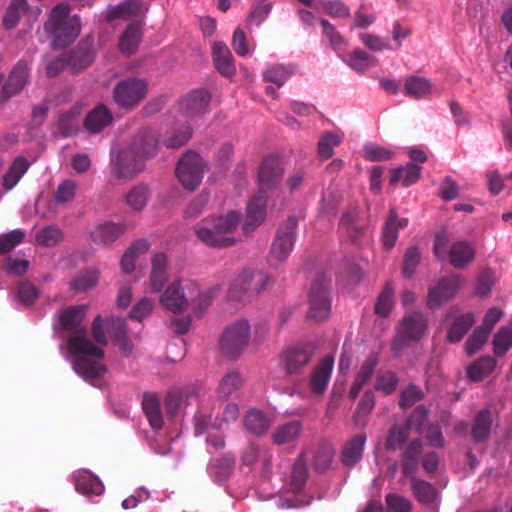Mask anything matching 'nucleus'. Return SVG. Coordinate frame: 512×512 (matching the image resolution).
Returning a JSON list of instances; mask_svg holds the SVG:
<instances>
[{
	"label": "nucleus",
	"mask_w": 512,
	"mask_h": 512,
	"mask_svg": "<svg viewBox=\"0 0 512 512\" xmlns=\"http://www.w3.org/2000/svg\"><path fill=\"white\" fill-rule=\"evenodd\" d=\"M266 216V195L259 190L248 204L247 218L243 224V230L248 233L260 225Z\"/></svg>",
	"instance_id": "21"
},
{
	"label": "nucleus",
	"mask_w": 512,
	"mask_h": 512,
	"mask_svg": "<svg viewBox=\"0 0 512 512\" xmlns=\"http://www.w3.org/2000/svg\"><path fill=\"white\" fill-rule=\"evenodd\" d=\"M207 164L195 151L188 150L179 159L175 173L182 186L188 191L196 190L202 182Z\"/></svg>",
	"instance_id": "5"
},
{
	"label": "nucleus",
	"mask_w": 512,
	"mask_h": 512,
	"mask_svg": "<svg viewBox=\"0 0 512 512\" xmlns=\"http://www.w3.org/2000/svg\"><path fill=\"white\" fill-rule=\"evenodd\" d=\"M399 379L392 371H379L375 380L374 388L384 395L393 394L398 386Z\"/></svg>",
	"instance_id": "53"
},
{
	"label": "nucleus",
	"mask_w": 512,
	"mask_h": 512,
	"mask_svg": "<svg viewBox=\"0 0 512 512\" xmlns=\"http://www.w3.org/2000/svg\"><path fill=\"white\" fill-rule=\"evenodd\" d=\"M366 227L367 223L360 217V213L357 208H351L345 212L340 221V228L344 230L347 237L352 242L357 241L358 237L364 232Z\"/></svg>",
	"instance_id": "27"
},
{
	"label": "nucleus",
	"mask_w": 512,
	"mask_h": 512,
	"mask_svg": "<svg viewBox=\"0 0 512 512\" xmlns=\"http://www.w3.org/2000/svg\"><path fill=\"white\" fill-rule=\"evenodd\" d=\"M211 94L205 89H195L180 102V111L188 119H195L208 112Z\"/></svg>",
	"instance_id": "14"
},
{
	"label": "nucleus",
	"mask_w": 512,
	"mask_h": 512,
	"mask_svg": "<svg viewBox=\"0 0 512 512\" xmlns=\"http://www.w3.org/2000/svg\"><path fill=\"white\" fill-rule=\"evenodd\" d=\"M189 304L193 305L196 313L202 314L210 305L211 298L207 293L199 291L196 285H187Z\"/></svg>",
	"instance_id": "61"
},
{
	"label": "nucleus",
	"mask_w": 512,
	"mask_h": 512,
	"mask_svg": "<svg viewBox=\"0 0 512 512\" xmlns=\"http://www.w3.org/2000/svg\"><path fill=\"white\" fill-rule=\"evenodd\" d=\"M29 168L28 160L23 156L14 159L8 171L3 176V187L6 191L11 190L27 172Z\"/></svg>",
	"instance_id": "41"
},
{
	"label": "nucleus",
	"mask_w": 512,
	"mask_h": 512,
	"mask_svg": "<svg viewBox=\"0 0 512 512\" xmlns=\"http://www.w3.org/2000/svg\"><path fill=\"white\" fill-rule=\"evenodd\" d=\"M329 286L330 280L323 273L313 279L309 292L308 316L317 322L326 320L330 315Z\"/></svg>",
	"instance_id": "7"
},
{
	"label": "nucleus",
	"mask_w": 512,
	"mask_h": 512,
	"mask_svg": "<svg viewBox=\"0 0 512 512\" xmlns=\"http://www.w3.org/2000/svg\"><path fill=\"white\" fill-rule=\"evenodd\" d=\"M375 395L372 390H366L359 401L353 414V421L356 426H365L366 418L375 407Z\"/></svg>",
	"instance_id": "50"
},
{
	"label": "nucleus",
	"mask_w": 512,
	"mask_h": 512,
	"mask_svg": "<svg viewBox=\"0 0 512 512\" xmlns=\"http://www.w3.org/2000/svg\"><path fill=\"white\" fill-rule=\"evenodd\" d=\"M422 451L423 444L420 440H413L408 444L402 455V467L405 475H412L418 470V459Z\"/></svg>",
	"instance_id": "39"
},
{
	"label": "nucleus",
	"mask_w": 512,
	"mask_h": 512,
	"mask_svg": "<svg viewBox=\"0 0 512 512\" xmlns=\"http://www.w3.org/2000/svg\"><path fill=\"white\" fill-rule=\"evenodd\" d=\"M333 363V358L326 356L314 369L310 378V388L315 395H321L325 392L330 380Z\"/></svg>",
	"instance_id": "25"
},
{
	"label": "nucleus",
	"mask_w": 512,
	"mask_h": 512,
	"mask_svg": "<svg viewBox=\"0 0 512 512\" xmlns=\"http://www.w3.org/2000/svg\"><path fill=\"white\" fill-rule=\"evenodd\" d=\"M28 7V0H12L3 17V26L9 30L16 27Z\"/></svg>",
	"instance_id": "51"
},
{
	"label": "nucleus",
	"mask_w": 512,
	"mask_h": 512,
	"mask_svg": "<svg viewBox=\"0 0 512 512\" xmlns=\"http://www.w3.org/2000/svg\"><path fill=\"white\" fill-rule=\"evenodd\" d=\"M95 54L93 39L85 38L70 53L69 64L76 71L84 70L92 64Z\"/></svg>",
	"instance_id": "22"
},
{
	"label": "nucleus",
	"mask_w": 512,
	"mask_h": 512,
	"mask_svg": "<svg viewBox=\"0 0 512 512\" xmlns=\"http://www.w3.org/2000/svg\"><path fill=\"white\" fill-rule=\"evenodd\" d=\"M145 161L129 147L120 151L112 161V172L119 179L131 180L145 169Z\"/></svg>",
	"instance_id": "11"
},
{
	"label": "nucleus",
	"mask_w": 512,
	"mask_h": 512,
	"mask_svg": "<svg viewBox=\"0 0 512 512\" xmlns=\"http://www.w3.org/2000/svg\"><path fill=\"white\" fill-rule=\"evenodd\" d=\"M143 3L140 0H126L113 7L109 12V19H130L143 13Z\"/></svg>",
	"instance_id": "49"
},
{
	"label": "nucleus",
	"mask_w": 512,
	"mask_h": 512,
	"mask_svg": "<svg viewBox=\"0 0 512 512\" xmlns=\"http://www.w3.org/2000/svg\"><path fill=\"white\" fill-rule=\"evenodd\" d=\"M295 66L289 65H275L270 67L264 72V80L276 84L281 87L286 80L295 72Z\"/></svg>",
	"instance_id": "52"
},
{
	"label": "nucleus",
	"mask_w": 512,
	"mask_h": 512,
	"mask_svg": "<svg viewBox=\"0 0 512 512\" xmlns=\"http://www.w3.org/2000/svg\"><path fill=\"white\" fill-rule=\"evenodd\" d=\"M251 337V327L247 320H237L223 332L220 346L222 352L232 358L240 356Z\"/></svg>",
	"instance_id": "8"
},
{
	"label": "nucleus",
	"mask_w": 512,
	"mask_h": 512,
	"mask_svg": "<svg viewBox=\"0 0 512 512\" xmlns=\"http://www.w3.org/2000/svg\"><path fill=\"white\" fill-rule=\"evenodd\" d=\"M142 409L150 426L154 430H160L163 426V416L158 396L153 393H145L142 400Z\"/></svg>",
	"instance_id": "33"
},
{
	"label": "nucleus",
	"mask_w": 512,
	"mask_h": 512,
	"mask_svg": "<svg viewBox=\"0 0 512 512\" xmlns=\"http://www.w3.org/2000/svg\"><path fill=\"white\" fill-rule=\"evenodd\" d=\"M490 333L486 329L477 327L465 343V351L468 356L474 355L487 342Z\"/></svg>",
	"instance_id": "62"
},
{
	"label": "nucleus",
	"mask_w": 512,
	"mask_h": 512,
	"mask_svg": "<svg viewBox=\"0 0 512 512\" xmlns=\"http://www.w3.org/2000/svg\"><path fill=\"white\" fill-rule=\"evenodd\" d=\"M141 38V26L138 22L128 25L119 41V48L126 55L133 54L139 45Z\"/></svg>",
	"instance_id": "43"
},
{
	"label": "nucleus",
	"mask_w": 512,
	"mask_h": 512,
	"mask_svg": "<svg viewBox=\"0 0 512 512\" xmlns=\"http://www.w3.org/2000/svg\"><path fill=\"white\" fill-rule=\"evenodd\" d=\"M187 286L180 281L172 282L160 297L161 305L174 314L182 313L189 305Z\"/></svg>",
	"instance_id": "16"
},
{
	"label": "nucleus",
	"mask_w": 512,
	"mask_h": 512,
	"mask_svg": "<svg viewBox=\"0 0 512 512\" xmlns=\"http://www.w3.org/2000/svg\"><path fill=\"white\" fill-rule=\"evenodd\" d=\"M421 175V167L415 163H408L406 166L398 167L391 173L389 183L396 185L401 182L404 187H408L418 181Z\"/></svg>",
	"instance_id": "35"
},
{
	"label": "nucleus",
	"mask_w": 512,
	"mask_h": 512,
	"mask_svg": "<svg viewBox=\"0 0 512 512\" xmlns=\"http://www.w3.org/2000/svg\"><path fill=\"white\" fill-rule=\"evenodd\" d=\"M366 443V435L359 433L349 439L343 446L341 461L345 466L352 467L359 462L363 456Z\"/></svg>",
	"instance_id": "28"
},
{
	"label": "nucleus",
	"mask_w": 512,
	"mask_h": 512,
	"mask_svg": "<svg viewBox=\"0 0 512 512\" xmlns=\"http://www.w3.org/2000/svg\"><path fill=\"white\" fill-rule=\"evenodd\" d=\"M296 227L295 217H289L280 225L269 253L271 264L277 265L287 259L294 246Z\"/></svg>",
	"instance_id": "10"
},
{
	"label": "nucleus",
	"mask_w": 512,
	"mask_h": 512,
	"mask_svg": "<svg viewBox=\"0 0 512 512\" xmlns=\"http://www.w3.org/2000/svg\"><path fill=\"white\" fill-rule=\"evenodd\" d=\"M167 257L164 253H156L151 260L150 289L159 293L167 282Z\"/></svg>",
	"instance_id": "30"
},
{
	"label": "nucleus",
	"mask_w": 512,
	"mask_h": 512,
	"mask_svg": "<svg viewBox=\"0 0 512 512\" xmlns=\"http://www.w3.org/2000/svg\"><path fill=\"white\" fill-rule=\"evenodd\" d=\"M243 423L250 434L261 437L270 429L272 419L260 410L251 409L245 414Z\"/></svg>",
	"instance_id": "29"
},
{
	"label": "nucleus",
	"mask_w": 512,
	"mask_h": 512,
	"mask_svg": "<svg viewBox=\"0 0 512 512\" xmlns=\"http://www.w3.org/2000/svg\"><path fill=\"white\" fill-rule=\"evenodd\" d=\"M475 256V250L467 241H458L452 244L448 251V257L451 265L457 269H462L471 263Z\"/></svg>",
	"instance_id": "32"
},
{
	"label": "nucleus",
	"mask_w": 512,
	"mask_h": 512,
	"mask_svg": "<svg viewBox=\"0 0 512 512\" xmlns=\"http://www.w3.org/2000/svg\"><path fill=\"white\" fill-rule=\"evenodd\" d=\"M269 282V276L261 271H243L234 280L230 296L236 300L252 298L263 291Z\"/></svg>",
	"instance_id": "9"
},
{
	"label": "nucleus",
	"mask_w": 512,
	"mask_h": 512,
	"mask_svg": "<svg viewBox=\"0 0 512 512\" xmlns=\"http://www.w3.org/2000/svg\"><path fill=\"white\" fill-rule=\"evenodd\" d=\"M126 225L122 222L105 221L93 227L90 240L97 246H112L125 232Z\"/></svg>",
	"instance_id": "15"
},
{
	"label": "nucleus",
	"mask_w": 512,
	"mask_h": 512,
	"mask_svg": "<svg viewBox=\"0 0 512 512\" xmlns=\"http://www.w3.org/2000/svg\"><path fill=\"white\" fill-rule=\"evenodd\" d=\"M334 450L329 446H319L314 454L313 467L317 472H325L329 469Z\"/></svg>",
	"instance_id": "63"
},
{
	"label": "nucleus",
	"mask_w": 512,
	"mask_h": 512,
	"mask_svg": "<svg viewBox=\"0 0 512 512\" xmlns=\"http://www.w3.org/2000/svg\"><path fill=\"white\" fill-rule=\"evenodd\" d=\"M213 61L216 69L225 77L234 76L236 67L229 48L222 42H215L212 48Z\"/></svg>",
	"instance_id": "26"
},
{
	"label": "nucleus",
	"mask_w": 512,
	"mask_h": 512,
	"mask_svg": "<svg viewBox=\"0 0 512 512\" xmlns=\"http://www.w3.org/2000/svg\"><path fill=\"white\" fill-rule=\"evenodd\" d=\"M74 484L77 492L85 495H100L104 491L102 482L87 472H79L74 476Z\"/></svg>",
	"instance_id": "40"
},
{
	"label": "nucleus",
	"mask_w": 512,
	"mask_h": 512,
	"mask_svg": "<svg viewBox=\"0 0 512 512\" xmlns=\"http://www.w3.org/2000/svg\"><path fill=\"white\" fill-rule=\"evenodd\" d=\"M130 147L145 160L153 157L158 152V134L151 128H142L135 135Z\"/></svg>",
	"instance_id": "20"
},
{
	"label": "nucleus",
	"mask_w": 512,
	"mask_h": 512,
	"mask_svg": "<svg viewBox=\"0 0 512 512\" xmlns=\"http://www.w3.org/2000/svg\"><path fill=\"white\" fill-rule=\"evenodd\" d=\"M69 13V5L59 3L52 9L44 24V29L53 38L56 48L70 45L80 34V18L76 15L69 16Z\"/></svg>",
	"instance_id": "3"
},
{
	"label": "nucleus",
	"mask_w": 512,
	"mask_h": 512,
	"mask_svg": "<svg viewBox=\"0 0 512 512\" xmlns=\"http://www.w3.org/2000/svg\"><path fill=\"white\" fill-rule=\"evenodd\" d=\"M235 458L231 455H224L210 462L208 470L211 476L218 481H225L233 473Z\"/></svg>",
	"instance_id": "44"
},
{
	"label": "nucleus",
	"mask_w": 512,
	"mask_h": 512,
	"mask_svg": "<svg viewBox=\"0 0 512 512\" xmlns=\"http://www.w3.org/2000/svg\"><path fill=\"white\" fill-rule=\"evenodd\" d=\"M241 218V214L237 211H230L217 217H208L195 225L194 232L197 239L207 247L229 248L238 242L234 232L238 228Z\"/></svg>",
	"instance_id": "2"
},
{
	"label": "nucleus",
	"mask_w": 512,
	"mask_h": 512,
	"mask_svg": "<svg viewBox=\"0 0 512 512\" xmlns=\"http://www.w3.org/2000/svg\"><path fill=\"white\" fill-rule=\"evenodd\" d=\"M475 322L472 313H466L457 317L449 328L447 340L450 343L460 342Z\"/></svg>",
	"instance_id": "45"
},
{
	"label": "nucleus",
	"mask_w": 512,
	"mask_h": 512,
	"mask_svg": "<svg viewBox=\"0 0 512 512\" xmlns=\"http://www.w3.org/2000/svg\"><path fill=\"white\" fill-rule=\"evenodd\" d=\"M99 280L98 270L80 271L69 283L74 293L86 292L95 287Z\"/></svg>",
	"instance_id": "46"
},
{
	"label": "nucleus",
	"mask_w": 512,
	"mask_h": 512,
	"mask_svg": "<svg viewBox=\"0 0 512 512\" xmlns=\"http://www.w3.org/2000/svg\"><path fill=\"white\" fill-rule=\"evenodd\" d=\"M347 63L353 70L363 73L370 66H375L377 63V60H376V58L369 55L365 51H363L361 49H356L355 51H353L350 54Z\"/></svg>",
	"instance_id": "56"
},
{
	"label": "nucleus",
	"mask_w": 512,
	"mask_h": 512,
	"mask_svg": "<svg viewBox=\"0 0 512 512\" xmlns=\"http://www.w3.org/2000/svg\"><path fill=\"white\" fill-rule=\"evenodd\" d=\"M408 225V219L400 218L394 208L388 212L387 219L382 228V242L387 250L392 249L398 239V230Z\"/></svg>",
	"instance_id": "24"
},
{
	"label": "nucleus",
	"mask_w": 512,
	"mask_h": 512,
	"mask_svg": "<svg viewBox=\"0 0 512 512\" xmlns=\"http://www.w3.org/2000/svg\"><path fill=\"white\" fill-rule=\"evenodd\" d=\"M283 167L278 157H266L259 168L258 178L261 192L274 187L283 175Z\"/></svg>",
	"instance_id": "19"
},
{
	"label": "nucleus",
	"mask_w": 512,
	"mask_h": 512,
	"mask_svg": "<svg viewBox=\"0 0 512 512\" xmlns=\"http://www.w3.org/2000/svg\"><path fill=\"white\" fill-rule=\"evenodd\" d=\"M312 350L309 348L293 347L285 350L280 356V366L289 375L299 374L311 361Z\"/></svg>",
	"instance_id": "17"
},
{
	"label": "nucleus",
	"mask_w": 512,
	"mask_h": 512,
	"mask_svg": "<svg viewBox=\"0 0 512 512\" xmlns=\"http://www.w3.org/2000/svg\"><path fill=\"white\" fill-rule=\"evenodd\" d=\"M464 282L458 274L440 279L435 287L429 289L427 307L432 310L440 308L458 293Z\"/></svg>",
	"instance_id": "12"
},
{
	"label": "nucleus",
	"mask_w": 512,
	"mask_h": 512,
	"mask_svg": "<svg viewBox=\"0 0 512 512\" xmlns=\"http://www.w3.org/2000/svg\"><path fill=\"white\" fill-rule=\"evenodd\" d=\"M432 83L424 77L409 76L404 82V92L408 97L421 99L432 93Z\"/></svg>",
	"instance_id": "36"
},
{
	"label": "nucleus",
	"mask_w": 512,
	"mask_h": 512,
	"mask_svg": "<svg viewBox=\"0 0 512 512\" xmlns=\"http://www.w3.org/2000/svg\"><path fill=\"white\" fill-rule=\"evenodd\" d=\"M496 367V360L491 356H483L474 361L467 368V377L475 382L482 381L490 375Z\"/></svg>",
	"instance_id": "42"
},
{
	"label": "nucleus",
	"mask_w": 512,
	"mask_h": 512,
	"mask_svg": "<svg viewBox=\"0 0 512 512\" xmlns=\"http://www.w3.org/2000/svg\"><path fill=\"white\" fill-rule=\"evenodd\" d=\"M512 346V329L502 327L494 336L493 347L497 356H503Z\"/></svg>",
	"instance_id": "64"
},
{
	"label": "nucleus",
	"mask_w": 512,
	"mask_h": 512,
	"mask_svg": "<svg viewBox=\"0 0 512 512\" xmlns=\"http://www.w3.org/2000/svg\"><path fill=\"white\" fill-rule=\"evenodd\" d=\"M428 327L426 317L418 311L403 316L397 327L396 336L392 343V350L399 356L412 342L421 340Z\"/></svg>",
	"instance_id": "4"
},
{
	"label": "nucleus",
	"mask_w": 512,
	"mask_h": 512,
	"mask_svg": "<svg viewBox=\"0 0 512 512\" xmlns=\"http://www.w3.org/2000/svg\"><path fill=\"white\" fill-rule=\"evenodd\" d=\"M393 298L394 287L391 283H387L377 299L375 313L381 317L388 316L393 308Z\"/></svg>",
	"instance_id": "58"
},
{
	"label": "nucleus",
	"mask_w": 512,
	"mask_h": 512,
	"mask_svg": "<svg viewBox=\"0 0 512 512\" xmlns=\"http://www.w3.org/2000/svg\"><path fill=\"white\" fill-rule=\"evenodd\" d=\"M192 136V129L188 125H182L172 130L165 138L164 145L167 148L177 149L185 145Z\"/></svg>",
	"instance_id": "55"
},
{
	"label": "nucleus",
	"mask_w": 512,
	"mask_h": 512,
	"mask_svg": "<svg viewBox=\"0 0 512 512\" xmlns=\"http://www.w3.org/2000/svg\"><path fill=\"white\" fill-rule=\"evenodd\" d=\"M378 364V354L375 352L370 353L361 364L355 376V380L366 385L371 380Z\"/></svg>",
	"instance_id": "59"
},
{
	"label": "nucleus",
	"mask_w": 512,
	"mask_h": 512,
	"mask_svg": "<svg viewBox=\"0 0 512 512\" xmlns=\"http://www.w3.org/2000/svg\"><path fill=\"white\" fill-rule=\"evenodd\" d=\"M412 490L417 500L421 503H432L436 498L435 488L424 480L413 478Z\"/></svg>",
	"instance_id": "57"
},
{
	"label": "nucleus",
	"mask_w": 512,
	"mask_h": 512,
	"mask_svg": "<svg viewBox=\"0 0 512 512\" xmlns=\"http://www.w3.org/2000/svg\"><path fill=\"white\" fill-rule=\"evenodd\" d=\"M342 141V136L334 132H325L318 141V155L322 159H328L333 155L334 147H337Z\"/></svg>",
	"instance_id": "54"
},
{
	"label": "nucleus",
	"mask_w": 512,
	"mask_h": 512,
	"mask_svg": "<svg viewBox=\"0 0 512 512\" xmlns=\"http://www.w3.org/2000/svg\"><path fill=\"white\" fill-rule=\"evenodd\" d=\"M492 426V415L488 409L480 410L474 418L471 427V436L475 442L488 440Z\"/></svg>",
	"instance_id": "34"
},
{
	"label": "nucleus",
	"mask_w": 512,
	"mask_h": 512,
	"mask_svg": "<svg viewBox=\"0 0 512 512\" xmlns=\"http://www.w3.org/2000/svg\"><path fill=\"white\" fill-rule=\"evenodd\" d=\"M302 431L303 426L300 421H289L276 427L271 435V439L276 445L292 444L297 441Z\"/></svg>",
	"instance_id": "31"
},
{
	"label": "nucleus",
	"mask_w": 512,
	"mask_h": 512,
	"mask_svg": "<svg viewBox=\"0 0 512 512\" xmlns=\"http://www.w3.org/2000/svg\"><path fill=\"white\" fill-rule=\"evenodd\" d=\"M149 242L144 239L135 241L122 256L121 269L124 273L130 274L135 269L136 260L139 255L146 253L149 250Z\"/></svg>",
	"instance_id": "38"
},
{
	"label": "nucleus",
	"mask_w": 512,
	"mask_h": 512,
	"mask_svg": "<svg viewBox=\"0 0 512 512\" xmlns=\"http://www.w3.org/2000/svg\"><path fill=\"white\" fill-rule=\"evenodd\" d=\"M63 239V232L55 225L46 226L36 234L38 244L53 247Z\"/></svg>",
	"instance_id": "60"
},
{
	"label": "nucleus",
	"mask_w": 512,
	"mask_h": 512,
	"mask_svg": "<svg viewBox=\"0 0 512 512\" xmlns=\"http://www.w3.org/2000/svg\"><path fill=\"white\" fill-rule=\"evenodd\" d=\"M410 429L411 424L409 421H406V423L403 425H393L386 438L385 448L391 451H395L401 448L409 437Z\"/></svg>",
	"instance_id": "48"
},
{
	"label": "nucleus",
	"mask_w": 512,
	"mask_h": 512,
	"mask_svg": "<svg viewBox=\"0 0 512 512\" xmlns=\"http://www.w3.org/2000/svg\"><path fill=\"white\" fill-rule=\"evenodd\" d=\"M196 399L197 393L193 387L171 389L164 401L166 412L170 417H175Z\"/></svg>",
	"instance_id": "18"
},
{
	"label": "nucleus",
	"mask_w": 512,
	"mask_h": 512,
	"mask_svg": "<svg viewBox=\"0 0 512 512\" xmlns=\"http://www.w3.org/2000/svg\"><path fill=\"white\" fill-rule=\"evenodd\" d=\"M88 306L84 304L67 306L56 314L57 323L54 328L68 333L67 347L71 354H83L73 362L75 372L86 380L96 379L106 373V367L87 356L101 358L104 352L89 339L83 321L87 315Z\"/></svg>",
	"instance_id": "1"
},
{
	"label": "nucleus",
	"mask_w": 512,
	"mask_h": 512,
	"mask_svg": "<svg viewBox=\"0 0 512 512\" xmlns=\"http://www.w3.org/2000/svg\"><path fill=\"white\" fill-rule=\"evenodd\" d=\"M29 76L30 69L28 63L24 60H19L2 85L0 90V103H4L11 97L19 94L28 84Z\"/></svg>",
	"instance_id": "13"
},
{
	"label": "nucleus",
	"mask_w": 512,
	"mask_h": 512,
	"mask_svg": "<svg viewBox=\"0 0 512 512\" xmlns=\"http://www.w3.org/2000/svg\"><path fill=\"white\" fill-rule=\"evenodd\" d=\"M113 122L111 110L104 104L94 107L84 119L85 129L93 134L103 131Z\"/></svg>",
	"instance_id": "23"
},
{
	"label": "nucleus",
	"mask_w": 512,
	"mask_h": 512,
	"mask_svg": "<svg viewBox=\"0 0 512 512\" xmlns=\"http://www.w3.org/2000/svg\"><path fill=\"white\" fill-rule=\"evenodd\" d=\"M148 83L141 78L121 80L113 89V100L122 109L133 110L147 96Z\"/></svg>",
	"instance_id": "6"
},
{
	"label": "nucleus",
	"mask_w": 512,
	"mask_h": 512,
	"mask_svg": "<svg viewBox=\"0 0 512 512\" xmlns=\"http://www.w3.org/2000/svg\"><path fill=\"white\" fill-rule=\"evenodd\" d=\"M151 197V190L146 184L132 187L125 195L126 204L135 212L142 211Z\"/></svg>",
	"instance_id": "37"
},
{
	"label": "nucleus",
	"mask_w": 512,
	"mask_h": 512,
	"mask_svg": "<svg viewBox=\"0 0 512 512\" xmlns=\"http://www.w3.org/2000/svg\"><path fill=\"white\" fill-rule=\"evenodd\" d=\"M243 385V378L238 371L226 373L217 388V394L222 399H227L237 392Z\"/></svg>",
	"instance_id": "47"
}]
</instances>
